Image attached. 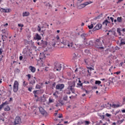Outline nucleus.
<instances>
[{"label": "nucleus", "instance_id": "f257e3e1", "mask_svg": "<svg viewBox=\"0 0 125 125\" xmlns=\"http://www.w3.org/2000/svg\"><path fill=\"white\" fill-rule=\"evenodd\" d=\"M95 46L98 49H104V47L102 46V42L99 39H97L95 42Z\"/></svg>", "mask_w": 125, "mask_h": 125}, {"label": "nucleus", "instance_id": "58836bf2", "mask_svg": "<svg viewBox=\"0 0 125 125\" xmlns=\"http://www.w3.org/2000/svg\"><path fill=\"white\" fill-rule=\"evenodd\" d=\"M83 122L80 121L78 123L77 125H83Z\"/></svg>", "mask_w": 125, "mask_h": 125}, {"label": "nucleus", "instance_id": "dca6fc26", "mask_svg": "<svg viewBox=\"0 0 125 125\" xmlns=\"http://www.w3.org/2000/svg\"><path fill=\"white\" fill-rule=\"evenodd\" d=\"M29 69L31 70L32 73H35V72H36V68L33 66H30Z\"/></svg>", "mask_w": 125, "mask_h": 125}, {"label": "nucleus", "instance_id": "0e129e2a", "mask_svg": "<svg viewBox=\"0 0 125 125\" xmlns=\"http://www.w3.org/2000/svg\"><path fill=\"white\" fill-rule=\"evenodd\" d=\"M4 26L5 27H6V26H8V23H5V24L4 25Z\"/></svg>", "mask_w": 125, "mask_h": 125}, {"label": "nucleus", "instance_id": "4be33fe9", "mask_svg": "<svg viewBox=\"0 0 125 125\" xmlns=\"http://www.w3.org/2000/svg\"><path fill=\"white\" fill-rule=\"evenodd\" d=\"M1 32L4 35H7L8 34V32H7L5 29H2Z\"/></svg>", "mask_w": 125, "mask_h": 125}, {"label": "nucleus", "instance_id": "7ed1b4c3", "mask_svg": "<svg viewBox=\"0 0 125 125\" xmlns=\"http://www.w3.org/2000/svg\"><path fill=\"white\" fill-rule=\"evenodd\" d=\"M106 107L107 109H111V107H112V108H118V107H121V106H122V104H109V103H107L106 104H105Z\"/></svg>", "mask_w": 125, "mask_h": 125}, {"label": "nucleus", "instance_id": "6ab92c4d", "mask_svg": "<svg viewBox=\"0 0 125 125\" xmlns=\"http://www.w3.org/2000/svg\"><path fill=\"white\" fill-rule=\"evenodd\" d=\"M30 15V13L29 12H24L22 13L23 17H25L26 16H29Z\"/></svg>", "mask_w": 125, "mask_h": 125}, {"label": "nucleus", "instance_id": "e2e57ef3", "mask_svg": "<svg viewBox=\"0 0 125 125\" xmlns=\"http://www.w3.org/2000/svg\"><path fill=\"white\" fill-rule=\"evenodd\" d=\"M67 98H68V97L66 96L63 98V100H67Z\"/></svg>", "mask_w": 125, "mask_h": 125}, {"label": "nucleus", "instance_id": "052dcab7", "mask_svg": "<svg viewBox=\"0 0 125 125\" xmlns=\"http://www.w3.org/2000/svg\"><path fill=\"white\" fill-rule=\"evenodd\" d=\"M115 74H116L117 75H119V74H121V71H118L115 73Z\"/></svg>", "mask_w": 125, "mask_h": 125}, {"label": "nucleus", "instance_id": "ddd939ff", "mask_svg": "<svg viewBox=\"0 0 125 125\" xmlns=\"http://www.w3.org/2000/svg\"><path fill=\"white\" fill-rule=\"evenodd\" d=\"M39 111L41 113V114H42V115H45V113H46V111H45V110H44V109L42 107H39Z\"/></svg>", "mask_w": 125, "mask_h": 125}, {"label": "nucleus", "instance_id": "a878e982", "mask_svg": "<svg viewBox=\"0 0 125 125\" xmlns=\"http://www.w3.org/2000/svg\"><path fill=\"white\" fill-rule=\"evenodd\" d=\"M54 102V99H51V98H49V103H53Z\"/></svg>", "mask_w": 125, "mask_h": 125}, {"label": "nucleus", "instance_id": "37998d69", "mask_svg": "<svg viewBox=\"0 0 125 125\" xmlns=\"http://www.w3.org/2000/svg\"><path fill=\"white\" fill-rule=\"evenodd\" d=\"M43 52H46V54H45V56H48V55H49V53H48V52H47V51H44Z\"/></svg>", "mask_w": 125, "mask_h": 125}, {"label": "nucleus", "instance_id": "13d9d810", "mask_svg": "<svg viewBox=\"0 0 125 125\" xmlns=\"http://www.w3.org/2000/svg\"><path fill=\"white\" fill-rule=\"evenodd\" d=\"M47 5H48L49 7H51V4H50L49 3H47Z\"/></svg>", "mask_w": 125, "mask_h": 125}, {"label": "nucleus", "instance_id": "603ef678", "mask_svg": "<svg viewBox=\"0 0 125 125\" xmlns=\"http://www.w3.org/2000/svg\"><path fill=\"white\" fill-rule=\"evenodd\" d=\"M53 95L54 96H55V98H57V95L56 94V93H53Z\"/></svg>", "mask_w": 125, "mask_h": 125}, {"label": "nucleus", "instance_id": "72a5a7b5", "mask_svg": "<svg viewBox=\"0 0 125 125\" xmlns=\"http://www.w3.org/2000/svg\"><path fill=\"white\" fill-rule=\"evenodd\" d=\"M70 90H71L69 89H68V90H66V94H71V91Z\"/></svg>", "mask_w": 125, "mask_h": 125}, {"label": "nucleus", "instance_id": "864d4df0", "mask_svg": "<svg viewBox=\"0 0 125 125\" xmlns=\"http://www.w3.org/2000/svg\"><path fill=\"white\" fill-rule=\"evenodd\" d=\"M85 125H88L89 124V122L88 121H85L84 122Z\"/></svg>", "mask_w": 125, "mask_h": 125}, {"label": "nucleus", "instance_id": "c85d7f7f", "mask_svg": "<svg viewBox=\"0 0 125 125\" xmlns=\"http://www.w3.org/2000/svg\"><path fill=\"white\" fill-rule=\"evenodd\" d=\"M108 23H109V21H108L107 20H105L103 22V25H105V26H107V24H108Z\"/></svg>", "mask_w": 125, "mask_h": 125}, {"label": "nucleus", "instance_id": "774afa93", "mask_svg": "<svg viewBox=\"0 0 125 125\" xmlns=\"http://www.w3.org/2000/svg\"><path fill=\"white\" fill-rule=\"evenodd\" d=\"M95 125H100V123H97Z\"/></svg>", "mask_w": 125, "mask_h": 125}, {"label": "nucleus", "instance_id": "39448f33", "mask_svg": "<svg viewBox=\"0 0 125 125\" xmlns=\"http://www.w3.org/2000/svg\"><path fill=\"white\" fill-rule=\"evenodd\" d=\"M21 118L19 117H16L14 122V125H20L21 124Z\"/></svg>", "mask_w": 125, "mask_h": 125}, {"label": "nucleus", "instance_id": "1a4fd4ad", "mask_svg": "<svg viewBox=\"0 0 125 125\" xmlns=\"http://www.w3.org/2000/svg\"><path fill=\"white\" fill-rule=\"evenodd\" d=\"M46 54V52H43L42 53L40 54V59L41 61L45 59V55Z\"/></svg>", "mask_w": 125, "mask_h": 125}, {"label": "nucleus", "instance_id": "9b49d317", "mask_svg": "<svg viewBox=\"0 0 125 125\" xmlns=\"http://www.w3.org/2000/svg\"><path fill=\"white\" fill-rule=\"evenodd\" d=\"M61 42L62 43V44H64V45H67L69 42V41H67L66 38H62V41H61Z\"/></svg>", "mask_w": 125, "mask_h": 125}, {"label": "nucleus", "instance_id": "c03bdc74", "mask_svg": "<svg viewBox=\"0 0 125 125\" xmlns=\"http://www.w3.org/2000/svg\"><path fill=\"white\" fill-rule=\"evenodd\" d=\"M59 115H60L59 116L58 118H59V119H61V118H62L63 117L62 115V114H60Z\"/></svg>", "mask_w": 125, "mask_h": 125}, {"label": "nucleus", "instance_id": "c756f323", "mask_svg": "<svg viewBox=\"0 0 125 125\" xmlns=\"http://www.w3.org/2000/svg\"><path fill=\"white\" fill-rule=\"evenodd\" d=\"M124 121H125L124 119L119 120L117 122V123H118V125H121V124H122L123 123H124Z\"/></svg>", "mask_w": 125, "mask_h": 125}, {"label": "nucleus", "instance_id": "aec40b11", "mask_svg": "<svg viewBox=\"0 0 125 125\" xmlns=\"http://www.w3.org/2000/svg\"><path fill=\"white\" fill-rule=\"evenodd\" d=\"M108 33H109V34L110 35V36H112V35H114V36H116V32L114 31H112V30H109Z\"/></svg>", "mask_w": 125, "mask_h": 125}, {"label": "nucleus", "instance_id": "393cba45", "mask_svg": "<svg viewBox=\"0 0 125 125\" xmlns=\"http://www.w3.org/2000/svg\"><path fill=\"white\" fill-rule=\"evenodd\" d=\"M6 104V102L3 103L1 105H0V111H1V109H2V107L5 105Z\"/></svg>", "mask_w": 125, "mask_h": 125}, {"label": "nucleus", "instance_id": "bf43d9fd", "mask_svg": "<svg viewBox=\"0 0 125 125\" xmlns=\"http://www.w3.org/2000/svg\"><path fill=\"white\" fill-rule=\"evenodd\" d=\"M75 59H77V56H76V55H75L73 57V60H75Z\"/></svg>", "mask_w": 125, "mask_h": 125}, {"label": "nucleus", "instance_id": "f8f14e48", "mask_svg": "<svg viewBox=\"0 0 125 125\" xmlns=\"http://www.w3.org/2000/svg\"><path fill=\"white\" fill-rule=\"evenodd\" d=\"M37 31H38V32H40V33H41V32L42 33H43V32L45 31V28H44V26H42V28H41L40 26H38V28L37 29Z\"/></svg>", "mask_w": 125, "mask_h": 125}, {"label": "nucleus", "instance_id": "338daca9", "mask_svg": "<svg viewBox=\"0 0 125 125\" xmlns=\"http://www.w3.org/2000/svg\"><path fill=\"white\" fill-rule=\"evenodd\" d=\"M122 113H125V109L122 110Z\"/></svg>", "mask_w": 125, "mask_h": 125}, {"label": "nucleus", "instance_id": "e433bc0d", "mask_svg": "<svg viewBox=\"0 0 125 125\" xmlns=\"http://www.w3.org/2000/svg\"><path fill=\"white\" fill-rule=\"evenodd\" d=\"M88 27L89 29H92V28H93V24H91L90 25H88Z\"/></svg>", "mask_w": 125, "mask_h": 125}, {"label": "nucleus", "instance_id": "9d476101", "mask_svg": "<svg viewBox=\"0 0 125 125\" xmlns=\"http://www.w3.org/2000/svg\"><path fill=\"white\" fill-rule=\"evenodd\" d=\"M102 28V24L100 23L97 24L95 27L93 28V31H96L97 30H100Z\"/></svg>", "mask_w": 125, "mask_h": 125}, {"label": "nucleus", "instance_id": "49530a36", "mask_svg": "<svg viewBox=\"0 0 125 125\" xmlns=\"http://www.w3.org/2000/svg\"><path fill=\"white\" fill-rule=\"evenodd\" d=\"M32 89H33L32 87L28 88V91H30V92H32Z\"/></svg>", "mask_w": 125, "mask_h": 125}, {"label": "nucleus", "instance_id": "6e6d98bb", "mask_svg": "<svg viewBox=\"0 0 125 125\" xmlns=\"http://www.w3.org/2000/svg\"><path fill=\"white\" fill-rule=\"evenodd\" d=\"M83 83H86V84H87V83H89V82L87 81H85Z\"/></svg>", "mask_w": 125, "mask_h": 125}, {"label": "nucleus", "instance_id": "680f3d73", "mask_svg": "<svg viewBox=\"0 0 125 125\" xmlns=\"http://www.w3.org/2000/svg\"><path fill=\"white\" fill-rule=\"evenodd\" d=\"M2 53V49L0 48V54H1Z\"/></svg>", "mask_w": 125, "mask_h": 125}, {"label": "nucleus", "instance_id": "5fc2aeb1", "mask_svg": "<svg viewBox=\"0 0 125 125\" xmlns=\"http://www.w3.org/2000/svg\"><path fill=\"white\" fill-rule=\"evenodd\" d=\"M56 39L57 40V41H58V40H59L60 39V38L59 37V36L57 35L56 37Z\"/></svg>", "mask_w": 125, "mask_h": 125}, {"label": "nucleus", "instance_id": "69168bd1", "mask_svg": "<svg viewBox=\"0 0 125 125\" xmlns=\"http://www.w3.org/2000/svg\"><path fill=\"white\" fill-rule=\"evenodd\" d=\"M58 25H61V21H58Z\"/></svg>", "mask_w": 125, "mask_h": 125}, {"label": "nucleus", "instance_id": "6e6552de", "mask_svg": "<svg viewBox=\"0 0 125 125\" xmlns=\"http://www.w3.org/2000/svg\"><path fill=\"white\" fill-rule=\"evenodd\" d=\"M84 44L85 45H91L92 44V41L84 39Z\"/></svg>", "mask_w": 125, "mask_h": 125}, {"label": "nucleus", "instance_id": "423d86ee", "mask_svg": "<svg viewBox=\"0 0 125 125\" xmlns=\"http://www.w3.org/2000/svg\"><path fill=\"white\" fill-rule=\"evenodd\" d=\"M68 84H69V86L67 88L68 89H70L71 91H73V87L75 86L76 83H75L74 82H69Z\"/></svg>", "mask_w": 125, "mask_h": 125}, {"label": "nucleus", "instance_id": "de8ad7c7", "mask_svg": "<svg viewBox=\"0 0 125 125\" xmlns=\"http://www.w3.org/2000/svg\"><path fill=\"white\" fill-rule=\"evenodd\" d=\"M27 77L28 78V81H29V80H30V79H31V74H28Z\"/></svg>", "mask_w": 125, "mask_h": 125}, {"label": "nucleus", "instance_id": "7c9ffc66", "mask_svg": "<svg viewBox=\"0 0 125 125\" xmlns=\"http://www.w3.org/2000/svg\"><path fill=\"white\" fill-rule=\"evenodd\" d=\"M81 37L83 39V38H86V37H87V34L83 33L81 35Z\"/></svg>", "mask_w": 125, "mask_h": 125}, {"label": "nucleus", "instance_id": "473e14b6", "mask_svg": "<svg viewBox=\"0 0 125 125\" xmlns=\"http://www.w3.org/2000/svg\"><path fill=\"white\" fill-rule=\"evenodd\" d=\"M101 83V81H95V84H100Z\"/></svg>", "mask_w": 125, "mask_h": 125}, {"label": "nucleus", "instance_id": "a18cd8bd", "mask_svg": "<svg viewBox=\"0 0 125 125\" xmlns=\"http://www.w3.org/2000/svg\"><path fill=\"white\" fill-rule=\"evenodd\" d=\"M36 88L39 89V88H41V87L40 86V85L37 84L36 86Z\"/></svg>", "mask_w": 125, "mask_h": 125}, {"label": "nucleus", "instance_id": "20e7f679", "mask_svg": "<svg viewBox=\"0 0 125 125\" xmlns=\"http://www.w3.org/2000/svg\"><path fill=\"white\" fill-rule=\"evenodd\" d=\"M19 86V83H18V81H15L13 85L14 92L16 93L17 92V91H18Z\"/></svg>", "mask_w": 125, "mask_h": 125}, {"label": "nucleus", "instance_id": "4d7b16f0", "mask_svg": "<svg viewBox=\"0 0 125 125\" xmlns=\"http://www.w3.org/2000/svg\"><path fill=\"white\" fill-rule=\"evenodd\" d=\"M0 121H2L3 122H4V118H1V117H0Z\"/></svg>", "mask_w": 125, "mask_h": 125}, {"label": "nucleus", "instance_id": "5701e85b", "mask_svg": "<svg viewBox=\"0 0 125 125\" xmlns=\"http://www.w3.org/2000/svg\"><path fill=\"white\" fill-rule=\"evenodd\" d=\"M125 44V39H122L121 40L120 45H124Z\"/></svg>", "mask_w": 125, "mask_h": 125}, {"label": "nucleus", "instance_id": "bb28decb", "mask_svg": "<svg viewBox=\"0 0 125 125\" xmlns=\"http://www.w3.org/2000/svg\"><path fill=\"white\" fill-rule=\"evenodd\" d=\"M117 33L119 34V35H120V36L121 35V32H122V30H121V29H120V28H117Z\"/></svg>", "mask_w": 125, "mask_h": 125}, {"label": "nucleus", "instance_id": "4c0bfd02", "mask_svg": "<svg viewBox=\"0 0 125 125\" xmlns=\"http://www.w3.org/2000/svg\"><path fill=\"white\" fill-rule=\"evenodd\" d=\"M18 26H19V27H21V28H23V27H24V25L22 24L21 23L18 24Z\"/></svg>", "mask_w": 125, "mask_h": 125}, {"label": "nucleus", "instance_id": "a19ab883", "mask_svg": "<svg viewBox=\"0 0 125 125\" xmlns=\"http://www.w3.org/2000/svg\"><path fill=\"white\" fill-rule=\"evenodd\" d=\"M125 61H124V62H121L120 64V66L122 67L123 66V64H125Z\"/></svg>", "mask_w": 125, "mask_h": 125}, {"label": "nucleus", "instance_id": "f3484780", "mask_svg": "<svg viewBox=\"0 0 125 125\" xmlns=\"http://www.w3.org/2000/svg\"><path fill=\"white\" fill-rule=\"evenodd\" d=\"M67 46H68V47H69V48H74V44H73L72 42H68V43H67Z\"/></svg>", "mask_w": 125, "mask_h": 125}, {"label": "nucleus", "instance_id": "79ce46f5", "mask_svg": "<svg viewBox=\"0 0 125 125\" xmlns=\"http://www.w3.org/2000/svg\"><path fill=\"white\" fill-rule=\"evenodd\" d=\"M19 60H20V61H22V60H23V56H21L20 57Z\"/></svg>", "mask_w": 125, "mask_h": 125}, {"label": "nucleus", "instance_id": "8fccbe9b", "mask_svg": "<svg viewBox=\"0 0 125 125\" xmlns=\"http://www.w3.org/2000/svg\"><path fill=\"white\" fill-rule=\"evenodd\" d=\"M123 0H119L117 1V3H121V2H122V1H123Z\"/></svg>", "mask_w": 125, "mask_h": 125}, {"label": "nucleus", "instance_id": "c9c22d12", "mask_svg": "<svg viewBox=\"0 0 125 125\" xmlns=\"http://www.w3.org/2000/svg\"><path fill=\"white\" fill-rule=\"evenodd\" d=\"M37 91H38L37 90H35L33 91V93H34L35 97H38V96H37Z\"/></svg>", "mask_w": 125, "mask_h": 125}, {"label": "nucleus", "instance_id": "a211bd4d", "mask_svg": "<svg viewBox=\"0 0 125 125\" xmlns=\"http://www.w3.org/2000/svg\"><path fill=\"white\" fill-rule=\"evenodd\" d=\"M0 11L1 12H5V13L9 12V9H4L3 8H1L0 9Z\"/></svg>", "mask_w": 125, "mask_h": 125}, {"label": "nucleus", "instance_id": "b1692460", "mask_svg": "<svg viewBox=\"0 0 125 125\" xmlns=\"http://www.w3.org/2000/svg\"><path fill=\"white\" fill-rule=\"evenodd\" d=\"M22 85H23V86H24V87H26V86H27V85H28V82L24 81L23 82Z\"/></svg>", "mask_w": 125, "mask_h": 125}, {"label": "nucleus", "instance_id": "f03ea898", "mask_svg": "<svg viewBox=\"0 0 125 125\" xmlns=\"http://www.w3.org/2000/svg\"><path fill=\"white\" fill-rule=\"evenodd\" d=\"M62 68V64L58 62H55L54 63V70H56V71H61V69Z\"/></svg>", "mask_w": 125, "mask_h": 125}, {"label": "nucleus", "instance_id": "3c124183", "mask_svg": "<svg viewBox=\"0 0 125 125\" xmlns=\"http://www.w3.org/2000/svg\"><path fill=\"white\" fill-rule=\"evenodd\" d=\"M110 19L111 21L112 22H114V18H113V17H110Z\"/></svg>", "mask_w": 125, "mask_h": 125}, {"label": "nucleus", "instance_id": "0eeeda50", "mask_svg": "<svg viewBox=\"0 0 125 125\" xmlns=\"http://www.w3.org/2000/svg\"><path fill=\"white\" fill-rule=\"evenodd\" d=\"M64 84H58L56 85V88L61 91L64 88Z\"/></svg>", "mask_w": 125, "mask_h": 125}, {"label": "nucleus", "instance_id": "412c9836", "mask_svg": "<svg viewBox=\"0 0 125 125\" xmlns=\"http://www.w3.org/2000/svg\"><path fill=\"white\" fill-rule=\"evenodd\" d=\"M34 39L35 40H40L41 39V36L39 34H37L35 36V37L34 38Z\"/></svg>", "mask_w": 125, "mask_h": 125}, {"label": "nucleus", "instance_id": "2eb2a0df", "mask_svg": "<svg viewBox=\"0 0 125 125\" xmlns=\"http://www.w3.org/2000/svg\"><path fill=\"white\" fill-rule=\"evenodd\" d=\"M36 80H37V79H36V77L32 78L30 81L29 83L32 85L35 84L36 83Z\"/></svg>", "mask_w": 125, "mask_h": 125}, {"label": "nucleus", "instance_id": "4468645a", "mask_svg": "<svg viewBox=\"0 0 125 125\" xmlns=\"http://www.w3.org/2000/svg\"><path fill=\"white\" fill-rule=\"evenodd\" d=\"M88 4H89L88 2H85L84 3L80 5L79 8H83V7H85L86 5H88Z\"/></svg>", "mask_w": 125, "mask_h": 125}, {"label": "nucleus", "instance_id": "cd10ccee", "mask_svg": "<svg viewBox=\"0 0 125 125\" xmlns=\"http://www.w3.org/2000/svg\"><path fill=\"white\" fill-rule=\"evenodd\" d=\"M117 22L121 23L122 22V17L117 18Z\"/></svg>", "mask_w": 125, "mask_h": 125}, {"label": "nucleus", "instance_id": "09e8293b", "mask_svg": "<svg viewBox=\"0 0 125 125\" xmlns=\"http://www.w3.org/2000/svg\"><path fill=\"white\" fill-rule=\"evenodd\" d=\"M92 88H93V89H97L98 87L96 86H94L92 87Z\"/></svg>", "mask_w": 125, "mask_h": 125}, {"label": "nucleus", "instance_id": "ea45409f", "mask_svg": "<svg viewBox=\"0 0 125 125\" xmlns=\"http://www.w3.org/2000/svg\"><path fill=\"white\" fill-rule=\"evenodd\" d=\"M105 116L106 117H111V114H110L109 113H106Z\"/></svg>", "mask_w": 125, "mask_h": 125}, {"label": "nucleus", "instance_id": "f704fd0d", "mask_svg": "<svg viewBox=\"0 0 125 125\" xmlns=\"http://www.w3.org/2000/svg\"><path fill=\"white\" fill-rule=\"evenodd\" d=\"M77 85L78 86V87H81V86L82 87V88H83V83H77Z\"/></svg>", "mask_w": 125, "mask_h": 125}, {"label": "nucleus", "instance_id": "2f4dec72", "mask_svg": "<svg viewBox=\"0 0 125 125\" xmlns=\"http://www.w3.org/2000/svg\"><path fill=\"white\" fill-rule=\"evenodd\" d=\"M9 110H10V108L8 106H7L4 108V111H9Z\"/></svg>", "mask_w": 125, "mask_h": 125}]
</instances>
